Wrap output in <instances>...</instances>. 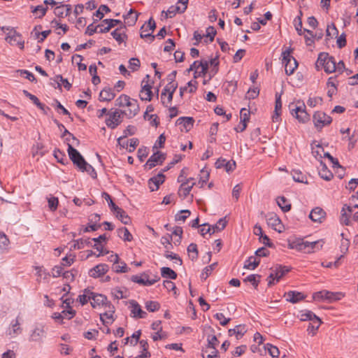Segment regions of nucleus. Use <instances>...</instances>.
I'll return each mask as SVG.
<instances>
[{"label":"nucleus","instance_id":"obj_1","mask_svg":"<svg viewBox=\"0 0 358 358\" xmlns=\"http://www.w3.org/2000/svg\"><path fill=\"white\" fill-rule=\"evenodd\" d=\"M323 246L322 240L315 241H304L303 238H296L293 241H289L288 247L290 249H294L305 253H312L320 250Z\"/></svg>","mask_w":358,"mask_h":358},{"label":"nucleus","instance_id":"obj_2","mask_svg":"<svg viewBox=\"0 0 358 358\" xmlns=\"http://www.w3.org/2000/svg\"><path fill=\"white\" fill-rule=\"evenodd\" d=\"M115 106L119 107H127V109L122 110L124 115L128 118L136 116L139 111L138 101L131 99L128 95L122 94L115 100Z\"/></svg>","mask_w":358,"mask_h":358},{"label":"nucleus","instance_id":"obj_3","mask_svg":"<svg viewBox=\"0 0 358 358\" xmlns=\"http://www.w3.org/2000/svg\"><path fill=\"white\" fill-rule=\"evenodd\" d=\"M322 66L327 73L335 72L336 70L335 59L328 53L321 52L316 62V67Z\"/></svg>","mask_w":358,"mask_h":358},{"label":"nucleus","instance_id":"obj_4","mask_svg":"<svg viewBox=\"0 0 358 358\" xmlns=\"http://www.w3.org/2000/svg\"><path fill=\"white\" fill-rule=\"evenodd\" d=\"M292 52V49L289 48L282 53V62L285 64V73L288 76L292 75L298 66V62L295 58L291 55Z\"/></svg>","mask_w":358,"mask_h":358},{"label":"nucleus","instance_id":"obj_5","mask_svg":"<svg viewBox=\"0 0 358 358\" xmlns=\"http://www.w3.org/2000/svg\"><path fill=\"white\" fill-rule=\"evenodd\" d=\"M313 121L316 129L320 131L324 127L331 123L332 118L322 111H317L313 116Z\"/></svg>","mask_w":358,"mask_h":358},{"label":"nucleus","instance_id":"obj_6","mask_svg":"<svg viewBox=\"0 0 358 358\" xmlns=\"http://www.w3.org/2000/svg\"><path fill=\"white\" fill-rule=\"evenodd\" d=\"M67 151L69 158L73 162V163L76 165L78 168L85 169V166H86L87 162L80 155V153L73 147L72 144L68 143Z\"/></svg>","mask_w":358,"mask_h":358},{"label":"nucleus","instance_id":"obj_7","mask_svg":"<svg viewBox=\"0 0 358 358\" xmlns=\"http://www.w3.org/2000/svg\"><path fill=\"white\" fill-rule=\"evenodd\" d=\"M122 110L116 109L113 112H108V117L106 120V124L110 129L116 128L122 121Z\"/></svg>","mask_w":358,"mask_h":358},{"label":"nucleus","instance_id":"obj_8","mask_svg":"<svg viewBox=\"0 0 358 358\" xmlns=\"http://www.w3.org/2000/svg\"><path fill=\"white\" fill-rule=\"evenodd\" d=\"M6 41L11 45H17L21 50L24 49V41L22 35L15 29H11L6 37Z\"/></svg>","mask_w":358,"mask_h":358},{"label":"nucleus","instance_id":"obj_9","mask_svg":"<svg viewBox=\"0 0 358 358\" xmlns=\"http://www.w3.org/2000/svg\"><path fill=\"white\" fill-rule=\"evenodd\" d=\"M45 334L46 331L45 329V327L42 324L37 325L31 331L29 337V341L41 343L45 337Z\"/></svg>","mask_w":358,"mask_h":358},{"label":"nucleus","instance_id":"obj_10","mask_svg":"<svg viewBox=\"0 0 358 358\" xmlns=\"http://www.w3.org/2000/svg\"><path fill=\"white\" fill-rule=\"evenodd\" d=\"M131 280L143 286H150L159 280V278L156 276L155 279L150 280L149 275L146 273H143L141 275H132Z\"/></svg>","mask_w":358,"mask_h":358},{"label":"nucleus","instance_id":"obj_11","mask_svg":"<svg viewBox=\"0 0 358 358\" xmlns=\"http://www.w3.org/2000/svg\"><path fill=\"white\" fill-rule=\"evenodd\" d=\"M266 222L274 230L282 232L284 227L280 218L274 213H269L266 215Z\"/></svg>","mask_w":358,"mask_h":358},{"label":"nucleus","instance_id":"obj_12","mask_svg":"<svg viewBox=\"0 0 358 358\" xmlns=\"http://www.w3.org/2000/svg\"><path fill=\"white\" fill-rule=\"evenodd\" d=\"M178 87L176 82H169V83L164 88L161 94V99L163 104H165V96L168 94V103H171L173 99V95Z\"/></svg>","mask_w":358,"mask_h":358},{"label":"nucleus","instance_id":"obj_13","mask_svg":"<svg viewBox=\"0 0 358 358\" xmlns=\"http://www.w3.org/2000/svg\"><path fill=\"white\" fill-rule=\"evenodd\" d=\"M292 115L294 116L300 122L306 123L310 120V115L306 110V106L303 103V107L296 106L292 109Z\"/></svg>","mask_w":358,"mask_h":358},{"label":"nucleus","instance_id":"obj_14","mask_svg":"<svg viewBox=\"0 0 358 358\" xmlns=\"http://www.w3.org/2000/svg\"><path fill=\"white\" fill-rule=\"evenodd\" d=\"M156 27V24L155 20L151 17L148 22L147 25L144 24L141 27V29L142 30L141 33V38H148L150 42L153 41L155 39V36L151 33H146L148 29L151 31H154Z\"/></svg>","mask_w":358,"mask_h":358},{"label":"nucleus","instance_id":"obj_15","mask_svg":"<svg viewBox=\"0 0 358 358\" xmlns=\"http://www.w3.org/2000/svg\"><path fill=\"white\" fill-rule=\"evenodd\" d=\"M106 312L100 314V319L104 325L111 324L114 321L113 313H115V307L111 303H107Z\"/></svg>","mask_w":358,"mask_h":358},{"label":"nucleus","instance_id":"obj_16","mask_svg":"<svg viewBox=\"0 0 358 358\" xmlns=\"http://www.w3.org/2000/svg\"><path fill=\"white\" fill-rule=\"evenodd\" d=\"M165 160V155L159 152L154 153L147 161L145 164V168L151 169L155 167L157 164H162Z\"/></svg>","mask_w":358,"mask_h":358},{"label":"nucleus","instance_id":"obj_17","mask_svg":"<svg viewBox=\"0 0 358 358\" xmlns=\"http://www.w3.org/2000/svg\"><path fill=\"white\" fill-rule=\"evenodd\" d=\"M92 296L91 305L93 308H96L101 306H103L104 308H107V303H111L110 301H108L107 297L103 294L92 292Z\"/></svg>","mask_w":358,"mask_h":358},{"label":"nucleus","instance_id":"obj_18","mask_svg":"<svg viewBox=\"0 0 358 358\" xmlns=\"http://www.w3.org/2000/svg\"><path fill=\"white\" fill-rule=\"evenodd\" d=\"M129 303L130 304L131 317L134 318L145 317L147 313L141 309L138 302L134 300H131L129 301Z\"/></svg>","mask_w":358,"mask_h":358},{"label":"nucleus","instance_id":"obj_19","mask_svg":"<svg viewBox=\"0 0 358 358\" xmlns=\"http://www.w3.org/2000/svg\"><path fill=\"white\" fill-rule=\"evenodd\" d=\"M227 224V220H226V217H222L220 218L215 225L210 226L208 224H203L202 226L208 227L206 233L213 234L215 232L223 230L226 227Z\"/></svg>","mask_w":358,"mask_h":358},{"label":"nucleus","instance_id":"obj_20","mask_svg":"<svg viewBox=\"0 0 358 358\" xmlns=\"http://www.w3.org/2000/svg\"><path fill=\"white\" fill-rule=\"evenodd\" d=\"M151 86L148 83V80L143 79L141 82V90L140 91V99L142 101H150L152 99V93Z\"/></svg>","mask_w":358,"mask_h":358},{"label":"nucleus","instance_id":"obj_21","mask_svg":"<svg viewBox=\"0 0 358 358\" xmlns=\"http://www.w3.org/2000/svg\"><path fill=\"white\" fill-rule=\"evenodd\" d=\"M192 180H193V178H189L186 180V182H182V183L180 185L178 194L182 199H185L187 197L195 185V182H194L189 184L190 181Z\"/></svg>","mask_w":358,"mask_h":358},{"label":"nucleus","instance_id":"obj_22","mask_svg":"<svg viewBox=\"0 0 358 358\" xmlns=\"http://www.w3.org/2000/svg\"><path fill=\"white\" fill-rule=\"evenodd\" d=\"M343 296L341 292H331L329 291L320 292L315 294V298H321L329 300V301H334L340 300Z\"/></svg>","mask_w":358,"mask_h":358},{"label":"nucleus","instance_id":"obj_23","mask_svg":"<svg viewBox=\"0 0 358 358\" xmlns=\"http://www.w3.org/2000/svg\"><path fill=\"white\" fill-rule=\"evenodd\" d=\"M108 270L109 267L107 264H100L91 268L89 271V275L90 277L97 278L103 275Z\"/></svg>","mask_w":358,"mask_h":358},{"label":"nucleus","instance_id":"obj_24","mask_svg":"<svg viewBox=\"0 0 358 358\" xmlns=\"http://www.w3.org/2000/svg\"><path fill=\"white\" fill-rule=\"evenodd\" d=\"M326 217L325 211L320 208L315 207L313 208L309 215V218L314 222L322 223Z\"/></svg>","mask_w":358,"mask_h":358},{"label":"nucleus","instance_id":"obj_25","mask_svg":"<svg viewBox=\"0 0 358 358\" xmlns=\"http://www.w3.org/2000/svg\"><path fill=\"white\" fill-rule=\"evenodd\" d=\"M165 176L163 173H159L149 179L148 186L152 192L157 190L159 185L164 182Z\"/></svg>","mask_w":358,"mask_h":358},{"label":"nucleus","instance_id":"obj_26","mask_svg":"<svg viewBox=\"0 0 358 358\" xmlns=\"http://www.w3.org/2000/svg\"><path fill=\"white\" fill-rule=\"evenodd\" d=\"M194 120L190 117H181L176 121V124L180 126V130L189 131L193 127Z\"/></svg>","mask_w":358,"mask_h":358},{"label":"nucleus","instance_id":"obj_27","mask_svg":"<svg viewBox=\"0 0 358 358\" xmlns=\"http://www.w3.org/2000/svg\"><path fill=\"white\" fill-rule=\"evenodd\" d=\"M71 11V6L69 4H62L57 6L55 9V14L59 17H64L69 15Z\"/></svg>","mask_w":358,"mask_h":358},{"label":"nucleus","instance_id":"obj_28","mask_svg":"<svg viewBox=\"0 0 358 358\" xmlns=\"http://www.w3.org/2000/svg\"><path fill=\"white\" fill-rule=\"evenodd\" d=\"M287 301L292 303H296L304 299V295L301 292L296 291H289L285 294Z\"/></svg>","mask_w":358,"mask_h":358},{"label":"nucleus","instance_id":"obj_29","mask_svg":"<svg viewBox=\"0 0 358 358\" xmlns=\"http://www.w3.org/2000/svg\"><path fill=\"white\" fill-rule=\"evenodd\" d=\"M22 329L20 327V324L18 320H15L12 322L10 327L8 329L7 334L10 337H14L16 335H19L22 333Z\"/></svg>","mask_w":358,"mask_h":358},{"label":"nucleus","instance_id":"obj_30","mask_svg":"<svg viewBox=\"0 0 358 358\" xmlns=\"http://www.w3.org/2000/svg\"><path fill=\"white\" fill-rule=\"evenodd\" d=\"M246 332L247 329L245 326L244 324H238L234 329L229 330V335L230 336L236 335V338L240 339Z\"/></svg>","mask_w":358,"mask_h":358},{"label":"nucleus","instance_id":"obj_31","mask_svg":"<svg viewBox=\"0 0 358 358\" xmlns=\"http://www.w3.org/2000/svg\"><path fill=\"white\" fill-rule=\"evenodd\" d=\"M203 358H218V351L214 346H206L202 352Z\"/></svg>","mask_w":358,"mask_h":358},{"label":"nucleus","instance_id":"obj_32","mask_svg":"<svg viewBox=\"0 0 358 358\" xmlns=\"http://www.w3.org/2000/svg\"><path fill=\"white\" fill-rule=\"evenodd\" d=\"M115 96L110 88H104L99 94V99L103 101H109L113 100Z\"/></svg>","mask_w":358,"mask_h":358},{"label":"nucleus","instance_id":"obj_33","mask_svg":"<svg viewBox=\"0 0 358 358\" xmlns=\"http://www.w3.org/2000/svg\"><path fill=\"white\" fill-rule=\"evenodd\" d=\"M290 269L286 266H282L281 265L277 266L273 269L272 273H274L275 277V280L278 281L280 278H282L286 273H287Z\"/></svg>","mask_w":358,"mask_h":358},{"label":"nucleus","instance_id":"obj_34","mask_svg":"<svg viewBox=\"0 0 358 358\" xmlns=\"http://www.w3.org/2000/svg\"><path fill=\"white\" fill-rule=\"evenodd\" d=\"M122 23V22L119 20H113V19H105L102 21L101 24H107V27H105V29H99V32L100 33H106L108 31H109V30L112 28V27H114L115 25H117V24H120Z\"/></svg>","mask_w":358,"mask_h":358},{"label":"nucleus","instance_id":"obj_35","mask_svg":"<svg viewBox=\"0 0 358 358\" xmlns=\"http://www.w3.org/2000/svg\"><path fill=\"white\" fill-rule=\"evenodd\" d=\"M320 166L319 174L321 178L325 180H330L333 178V173L327 169L326 164L322 161H320Z\"/></svg>","mask_w":358,"mask_h":358},{"label":"nucleus","instance_id":"obj_36","mask_svg":"<svg viewBox=\"0 0 358 358\" xmlns=\"http://www.w3.org/2000/svg\"><path fill=\"white\" fill-rule=\"evenodd\" d=\"M116 214V217L124 224H128L130 223V217L127 215L126 212L120 208H117L113 211Z\"/></svg>","mask_w":358,"mask_h":358},{"label":"nucleus","instance_id":"obj_37","mask_svg":"<svg viewBox=\"0 0 358 358\" xmlns=\"http://www.w3.org/2000/svg\"><path fill=\"white\" fill-rule=\"evenodd\" d=\"M123 29L124 28H117L111 33L113 37L119 43H121L122 42L124 41V40L127 38V35Z\"/></svg>","mask_w":358,"mask_h":358},{"label":"nucleus","instance_id":"obj_38","mask_svg":"<svg viewBox=\"0 0 358 358\" xmlns=\"http://www.w3.org/2000/svg\"><path fill=\"white\" fill-rule=\"evenodd\" d=\"M277 203L283 212H287L291 209V203L285 196L278 197Z\"/></svg>","mask_w":358,"mask_h":358},{"label":"nucleus","instance_id":"obj_39","mask_svg":"<svg viewBox=\"0 0 358 358\" xmlns=\"http://www.w3.org/2000/svg\"><path fill=\"white\" fill-rule=\"evenodd\" d=\"M161 275L164 278L175 280L177 278V273L169 267L161 268Z\"/></svg>","mask_w":358,"mask_h":358},{"label":"nucleus","instance_id":"obj_40","mask_svg":"<svg viewBox=\"0 0 358 358\" xmlns=\"http://www.w3.org/2000/svg\"><path fill=\"white\" fill-rule=\"evenodd\" d=\"M117 236L124 241H131L133 238L132 235L126 227H122L117 230Z\"/></svg>","mask_w":358,"mask_h":358},{"label":"nucleus","instance_id":"obj_41","mask_svg":"<svg viewBox=\"0 0 358 358\" xmlns=\"http://www.w3.org/2000/svg\"><path fill=\"white\" fill-rule=\"evenodd\" d=\"M321 323L322 321L319 317L313 320L309 324L307 331H308L309 334L311 333L313 336L315 335L316 334L317 330L320 327Z\"/></svg>","mask_w":358,"mask_h":358},{"label":"nucleus","instance_id":"obj_42","mask_svg":"<svg viewBox=\"0 0 358 358\" xmlns=\"http://www.w3.org/2000/svg\"><path fill=\"white\" fill-rule=\"evenodd\" d=\"M260 263V261L256 257L252 256L248 258L244 264V268L246 269L254 270L257 268Z\"/></svg>","mask_w":358,"mask_h":358},{"label":"nucleus","instance_id":"obj_43","mask_svg":"<svg viewBox=\"0 0 358 358\" xmlns=\"http://www.w3.org/2000/svg\"><path fill=\"white\" fill-rule=\"evenodd\" d=\"M345 210H347L350 213L352 212V207L345 205L341 210V222L345 225H348L350 223L349 216L347 214Z\"/></svg>","mask_w":358,"mask_h":358},{"label":"nucleus","instance_id":"obj_44","mask_svg":"<svg viewBox=\"0 0 358 358\" xmlns=\"http://www.w3.org/2000/svg\"><path fill=\"white\" fill-rule=\"evenodd\" d=\"M188 256L192 260H195L198 257L199 252L197 245L195 243H191L187 247Z\"/></svg>","mask_w":358,"mask_h":358},{"label":"nucleus","instance_id":"obj_45","mask_svg":"<svg viewBox=\"0 0 358 358\" xmlns=\"http://www.w3.org/2000/svg\"><path fill=\"white\" fill-rule=\"evenodd\" d=\"M92 292L90 290L86 289L84 290L83 294L78 296V300L82 305H85L88 301H91Z\"/></svg>","mask_w":358,"mask_h":358},{"label":"nucleus","instance_id":"obj_46","mask_svg":"<svg viewBox=\"0 0 358 358\" xmlns=\"http://www.w3.org/2000/svg\"><path fill=\"white\" fill-rule=\"evenodd\" d=\"M55 82L57 84V87L59 88V90L62 89V86H61V84L59 83V82H62L63 83L64 87L67 90H69L71 87V84L69 83L67 79L64 78L61 75H57L55 77Z\"/></svg>","mask_w":358,"mask_h":358},{"label":"nucleus","instance_id":"obj_47","mask_svg":"<svg viewBox=\"0 0 358 358\" xmlns=\"http://www.w3.org/2000/svg\"><path fill=\"white\" fill-rule=\"evenodd\" d=\"M177 13H182V12L180 10V6H171L166 11H164V10L162 11V13H165L166 18L172 17Z\"/></svg>","mask_w":358,"mask_h":358},{"label":"nucleus","instance_id":"obj_48","mask_svg":"<svg viewBox=\"0 0 358 358\" xmlns=\"http://www.w3.org/2000/svg\"><path fill=\"white\" fill-rule=\"evenodd\" d=\"M10 244V241L8 237L5 235L0 236V252H3L8 249V245Z\"/></svg>","mask_w":358,"mask_h":358},{"label":"nucleus","instance_id":"obj_49","mask_svg":"<svg viewBox=\"0 0 358 358\" xmlns=\"http://www.w3.org/2000/svg\"><path fill=\"white\" fill-rule=\"evenodd\" d=\"M113 270L116 273H127L129 270L126 263L124 262H119V264L113 266Z\"/></svg>","mask_w":358,"mask_h":358},{"label":"nucleus","instance_id":"obj_50","mask_svg":"<svg viewBox=\"0 0 358 358\" xmlns=\"http://www.w3.org/2000/svg\"><path fill=\"white\" fill-rule=\"evenodd\" d=\"M216 266L217 263H213L211 265L206 266L201 274V278L204 280H206L207 278L212 273Z\"/></svg>","mask_w":358,"mask_h":358},{"label":"nucleus","instance_id":"obj_51","mask_svg":"<svg viewBox=\"0 0 358 358\" xmlns=\"http://www.w3.org/2000/svg\"><path fill=\"white\" fill-rule=\"evenodd\" d=\"M260 278L261 276L259 275L252 274L245 278L243 280V282H249L255 287V288H257L259 282V279Z\"/></svg>","mask_w":358,"mask_h":358},{"label":"nucleus","instance_id":"obj_52","mask_svg":"<svg viewBox=\"0 0 358 358\" xmlns=\"http://www.w3.org/2000/svg\"><path fill=\"white\" fill-rule=\"evenodd\" d=\"M75 315V311L72 309L67 310H63L62 313H58L57 315L55 314V319H61L64 317H68L69 319H71Z\"/></svg>","mask_w":358,"mask_h":358},{"label":"nucleus","instance_id":"obj_53","mask_svg":"<svg viewBox=\"0 0 358 358\" xmlns=\"http://www.w3.org/2000/svg\"><path fill=\"white\" fill-rule=\"evenodd\" d=\"M265 348L268 350V354L272 357H278L280 351L278 348L270 343H267Z\"/></svg>","mask_w":358,"mask_h":358},{"label":"nucleus","instance_id":"obj_54","mask_svg":"<svg viewBox=\"0 0 358 358\" xmlns=\"http://www.w3.org/2000/svg\"><path fill=\"white\" fill-rule=\"evenodd\" d=\"M136 131V128L133 125H129L126 129L124 130V135L117 138V141L120 142L122 139L126 138L127 136H131Z\"/></svg>","mask_w":358,"mask_h":358},{"label":"nucleus","instance_id":"obj_55","mask_svg":"<svg viewBox=\"0 0 358 358\" xmlns=\"http://www.w3.org/2000/svg\"><path fill=\"white\" fill-rule=\"evenodd\" d=\"M160 305L157 301H148L145 303V308L150 312H155L159 310Z\"/></svg>","mask_w":358,"mask_h":358},{"label":"nucleus","instance_id":"obj_56","mask_svg":"<svg viewBox=\"0 0 358 358\" xmlns=\"http://www.w3.org/2000/svg\"><path fill=\"white\" fill-rule=\"evenodd\" d=\"M48 207L51 211H55L59 205L58 198L55 196H51L48 199Z\"/></svg>","mask_w":358,"mask_h":358},{"label":"nucleus","instance_id":"obj_57","mask_svg":"<svg viewBox=\"0 0 358 358\" xmlns=\"http://www.w3.org/2000/svg\"><path fill=\"white\" fill-rule=\"evenodd\" d=\"M85 245H90V241L89 239H78L74 241L73 248V249H82L84 248Z\"/></svg>","mask_w":358,"mask_h":358},{"label":"nucleus","instance_id":"obj_58","mask_svg":"<svg viewBox=\"0 0 358 358\" xmlns=\"http://www.w3.org/2000/svg\"><path fill=\"white\" fill-rule=\"evenodd\" d=\"M303 32L306 33V34L304 35L305 41L307 45H311L314 43L313 40V33L312 31H310L308 29H304Z\"/></svg>","mask_w":358,"mask_h":358},{"label":"nucleus","instance_id":"obj_59","mask_svg":"<svg viewBox=\"0 0 358 358\" xmlns=\"http://www.w3.org/2000/svg\"><path fill=\"white\" fill-rule=\"evenodd\" d=\"M138 16V15L136 13L133 9H130L127 15L126 16V18L129 19L128 23H130V24L133 25L136 22Z\"/></svg>","mask_w":358,"mask_h":358},{"label":"nucleus","instance_id":"obj_60","mask_svg":"<svg viewBox=\"0 0 358 358\" xmlns=\"http://www.w3.org/2000/svg\"><path fill=\"white\" fill-rule=\"evenodd\" d=\"M318 317L316 316L313 312L311 311H307L305 313H302L301 315V321H312L313 320H315Z\"/></svg>","mask_w":358,"mask_h":358},{"label":"nucleus","instance_id":"obj_61","mask_svg":"<svg viewBox=\"0 0 358 358\" xmlns=\"http://www.w3.org/2000/svg\"><path fill=\"white\" fill-rule=\"evenodd\" d=\"M111 294L116 299H125L127 297V295L124 294V292L117 287L113 289Z\"/></svg>","mask_w":358,"mask_h":358},{"label":"nucleus","instance_id":"obj_62","mask_svg":"<svg viewBox=\"0 0 358 358\" xmlns=\"http://www.w3.org/2000/svg\"><path fill=\"white\" fill-rule=\"evenodd\" d=\"M322 98L320 96L310 97L307 101V103L310 107H315L317 104H322Z\"/></svg>","mask_w":358,"mask_h":358},{"label":"nucleus","instance_id":"obj_63","mask_svg":"<svg viewBox=\"0 0 358 358\" xmlns=\"http://www.w3.org/2000/svg\"><path fill=\"white\" fill-rule=\"evenodd\" d=\"M191 213L189 210H182L180 214L176 215V221H185L189 215Z\"/></svg>","mask_w":358,"mask_h":358},{"label":"nucleus","instance_id":"obj_64","mask_svg":"<svg viewBox=\"0 0 358 358\" xmlns=\"http://www.w3.org/2000/svg\"><path fill=\"white\" fill-rule=\"evenodd\" d=\"M241 122L247 123L250 118V111L246 108H242L240 112Z\"/></svg>","mask_w":358,"mask_h":358}]
</instances>
